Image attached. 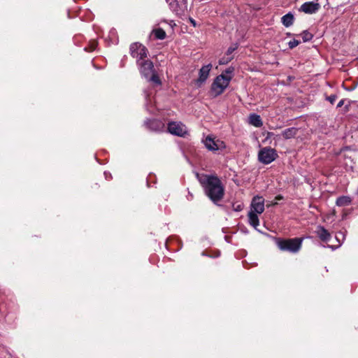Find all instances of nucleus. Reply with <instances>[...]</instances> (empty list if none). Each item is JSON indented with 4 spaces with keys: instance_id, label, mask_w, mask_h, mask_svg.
Listing matches in <instances>:
<instances>
[{
    "instance_id": "1",
    "label": "nucleus",
    "mask_w": 358,
    "mask_h": 358,
    "mask_svg": "<svg viewBox=\"0 0 358 358\" xmlns=\"http://www.w3.org/2000/svg\"><path fill=\"white\" fill-rule=\"evenodd\" d=\"M197 178L204 189L206 194L215 203L220 201L224 196V189L218 177L212 175L203 174Z\"/></svg>"
},
{
    "instance_id": "26",
    "label": "nucleus",
    "mask_w": 358,
    "mask_h": 358,
    "mask_svg": "<svg viewBox=\"0 0 358 358\" xmlns=\"http://www.w3.org/2000/svg\"><path fill=\"white\" fill-rule=\"evenodd\" d=\"M234 71V69L233 67H231V66L229 67L224 71V74L225 76H232V73H233Z\"/></svg>"
},
{
    "instance_id": "14",
    "label": "nucleus",
    "mask_w": 358,
    "mask_h": 358,
    "mask_svg": "<svg viewBox=\"0 0 358 358\" xmlns=\"http://www.w3.org/2000/svg\"><path fill=\"white\" fill-rule=\"evenodd\" d=\"M315 233L320 239L324 242H329L331 239L330 233L322 226H318Z\"/></svg>"
},
{
    "instance_id": "22",
    "label": "nucleus",
    "mask_w": 358,
    "mask_h": 358,
    "mask_svg": "<svg viewBox=\"0 0 358 358\" xmlns=\"http://www.w3.org/2000/svg\"><path fill=\"white\" fill-rule=\"evenodd\" d=\"M301 43L300 41L299 40H296V39H293L292 41H290L289 43H288V45H289V48L290 49H293L294 48L296 47L298 45H299Z\"/></svg>"
},
{
    "instance_id": "30",
    "label": "nucleus",
    "mask_w": 358,
    "mask_h": 358,
    "mask_svg": "<svg viewBox=\"0 0 358 358\" xmlns=\"http://www.w3.org/2000/svg\"><path fill=\"white\" fill-rule=\"evenodd\" d=\"M96 46H97V43H96V42L93 41V42L92 43V44L90 45V51H93V50H94L96 49Z\"/></svg>"
},
{
    "instance_id": "24",
    "label": "nucleus",
    "mask_w": 358,
    "mask_h": 358,
    "mask_svg": "<svg viewBox=\"0 0 358 358\" xmlns=\"http://www.w3.org/2000/svg\"><path fill=\"white\" fill-rule=\"evenodd\" d=\"M243 209V205L242 203H234L233 210L234 211L240 212Z\"/></svg>"
},
{
    "instance_id": "3",
    "label": "nucleus",
    "mask_w": 358,
    "mask_h": 358,
    "mask_svg": "<svg viewBox=\"0 0 358 358\" xmlns=\"http://www.w3.org/2000/svg\"><path fill=\"white\" fill-rule=\"evenodd\" d=\"M302 238H276L275 243L278 248L282 251H287L291 253H296L301 248Z\"/></svg>"
},
{
    "instance_id": "33",
    "label": "nucleus",
    "mask_w": 358,
    "mask_h": 358,
    "mask_svg": "<svg viewBox=\"0 0 358 358\" xmlns=\"http://www.w3.org/2000/svg\"><path fill=\"white\" fill-rule=\"evenodd\" d=\"M338 236H342L343 237H344V235L342 232H339L336 236V238L338 240Z\"/></svg>"
},
{
    "instance_id": "20",
    "label": "nucleus",
    "mask_w": 358,
    "mask_h": 358,
    "mask_svg": "<svg viewBox=\"0 0 358 358\" xmlns=\"http://www.w3.org/2000/svg\"><path fill=\"white\" fill-rule=\"evenodd\" d=\"M152 34L155 36V38L159 40H163L166 36V32L162 28L153 29Z\"/></svg>"
},
{
    "instance_id": "8",
    "label": "nucleus",
    "mask_w": 358,
    "mask_h": 358,
    "mask_svg": "<svg viewBox=\"0 0 358 358\" xmlns=\"http://www.w3.org/2000/svg\"><path fill=\"white\" fill-rule=\"evenodd\" d=\"M205 147L212 152H216L219 150L226 148V144L223 141L216 139L213 136H208L203 140Z\"/></svg>"
},
{
    "instance_id": "21",
    "label": "nucleus",
    "mask_w": 358,
    "mask_h": 358,
    "mask_svg": "<svg viewBox=\"0 0 358 358\" xmlns=\"http://www.w3.org/2000/svg\"><path fill=\"white\" fill-rule=\"evenodd\" d=\"M301 36L304 43L311 41L313 37V35L307 30L303 31Z\"/></svg>"
},
{
    "instance_id": "7",
    "label": "nucleus",
    "mask_w": 358,
    "mask_h": 358,
    "mask_svg": "<svg viewBox=\"0 0 358 358\" xmlns=\"http://www.w3.org/2000/svg\"><path fill=\"white\" fill-rule=\"evenodd\" d=\"M168 131L172 135L185 137L188 135V129L181 122H170L167 126Z\"/></svg>"
},
{
    "instance_id": "11",
    "label": "nucleus",
    "mask_w": 358,
    "mask_h": 358,
    "mask_svg": "<svg viewBox=\"0 0 358 358\" xmlns=\"http://www.w3.org/2000/svg\"><path fill=\"white\" fill-rule=\"evenodd\" d=\"M320 5L317 1H307L303 3L299 10L306 14H313L319 10Z\"/></svg>"
},
{
    "instance_id": "18",
    "label": "nucleus",
    "mask_w": 358,
    "mask_h": 358,
    "mask_svg": "<svg viewBox=\"0 0 358 358\" xmlns=\"http://www.w3.org/2000/svg\"><path fill=\"white\" fill-rule=\"evenodd\" d=\"M258 213L255 212L250 211L248 213V220L249 223L251 226H252L255 229L259 226V220L257 215Z\"/></svg>"
},
{
    "instance_id": "4",
    "label": "nucleus",
    "mask_w": 358,
    "mask_h": 358,
    "mask_svg": "<svg viewBox=\"0 0 358 358\" xmlns=\"http://www.w3.org/2000/svg\"><path fill=\"white\" fill-rule=\"evenodd\" d=\"M232 78L231 76H225L222 73L217 76L212 83L210 91L214 96L222 94L225 89L229 86Z\"/></svg>"
},
{
    "instance_id": "31",
    "label": "nucleus",
    "mask_w": 358,
    "mask_h": 358,
    "mask_svg": "<svg viewBox=\"0 0 358 358\" xmlns=\"http://www.w3.org/2000/svg\"><path fill=\"white\" fill-rule=\"evenodd\" d=\"M344 99H341L337 104V108L341 107L344 104Z\"/></svg>"
},
{
    "instance_id": "15",
    "label": "nucleus",
    "mask_w": 358,
    "mask_h": 358,
    "mask_svg": "<svg viewBox=\"0 0 358 358\" xmlns=\"http://www.w3.org/2000/svg\"><path fill=\"white\" fill-rule=\"evenodd\" d=\"M248 122H249V124H250L256 127H260L263 124L261 117L259 115H257L255 113H252V114L250 115V116L248 117Z\"/></svg>"
},
{
    "instance_id": "17",
    "label": "nucleus",
    "mask_w": 358,
    "mask_h": 358,
    "mask_svg": "<svg viewBox=\"0 0 358 358\" xmlns=\"http://www.w3.org/2000/svg\"><path fill=\"white\" fill-rule=\"evenodd\" d=\"M352 199L349 196H341L337 198L336 204L338 206L344 207L350 205Z\"/></svg>"
},
{
    "instance_id": "34",
    "label": "nucleus",
    "mask_w": 358,
    "mask_h": 358,
    "mask_svg": "<svg viewBox=\"0 0 358 358\" xmlns=\"http://www.w3.org/2000/svg\"><path fill=\"white\" fill-rule=\"evenodd\" d=\"M338 245L336 248L339 247L341 245V243L340 241H338Z\"/></svg>"
},
{
    "instance_id": "25",
    "label": "nucleus",
    "mask_w": 358,
    "mask_h": 358,
    "mask_svg": "<svg viewBox=\"0 0 358 358\" xmlns=\"http://www.w3.org/2000/svg\"><path fill=\"white\" fill-rule=\"evenodd\" d=\"M231 59H232V57H229V58H226V59H225L224 57H223V58H222V59H220V61H219V64H220V65L226 64H227L229 62H230Z\"/></svg>"
},
{
    "instance_id": "29",
    "label": "nucleus",
    "mask_w": 358,
    "mask_h": 358,
    "mask_svg": "<svg viewBox=\"0 0 358 358\" xmlns=\"http://www.w3.org/2000/svg\"><path fill=\"white\" fill-rule=\"evenodd\" d=\"M144 94H145V100H146V103H145V106L147 108V109L148 110H150V112H152L148 107V97H149V94H148V92L146 91L144 92Z\"/></svg>"
},
{
    "instance_id": "2",
    "label": "nucleus",
    "mask_w": 358,
    "mask_h": 358,
    "mask_svg": "<svg viewBox=\"0 0 358 358\" xmlns=\"http://www.w3.org/2000/svg\"><path fill=\"white\" fill-rule=\"evenodd\" d=\"M141 75L150 82L161 85L160 79L154 68V64L150 59L142 60L137 64Z\"/></svg>"
},
{
    "instance_id": "10",
    "label": "nucleus",
    "mask_w": 358,
    "mask_h": 358,
    "mask_svg": "<svg viewBox=\"0 0 358 358\" xmlns=\"http://www.w3.org/2000/svg\"><path fill=\"white\" fill-rule=\"evenodd\" d=\"M212 64H208L203 66L199 71V78L195 80V85L197 87H201L207 80L210 71L212 69Z\"/></svg>"
},
{
    "instance_id": "12",
    "label": "nucleus",
    "mask_w": 358,
    "mask_h": 358,
    "mask_svg": "<svg viewBox=\"0 0 358 358\" xmlns=\"http://www.w3.org/2000/svg\"><path fill=\"white\" fill-rule=\"evenodd\" d=\"M264 210V199L262 196H255L251 202L250 210L258 214H262Z\"/></svg>"
},
{
    "instance_id": "13",
    "label": "nucleus",
    "mask_w": 358,
    "mask_h": 358,
    "mask_svg": "<svg viewBox=\"0 0 358 358\" xmlns=\"http://www.w3.org/2000/svg\"><path fill=\"white\" fill-rule=\"evenodd\" d=\"M145 125L152 131H162L164 130V124L158 120H149L145 122Z\"/></svg>"
},
{
    "instance_id": "16",
    "label": "nucleus",
    "mask_w": 358,
    "mask_h": 358,
    "mask_svg": "<svg viewBox=\"0 0 358 358\" xmlns=\"http://www.w3.org/2000/svg\"><path fill=\"white\" fill-rule=\"evenodd\" d=\"M294 21V15L289 12L281 17V22L285 27L292 26Z\"/></svg>"
},
{
    "instance_id": "35",
    "label": "nucleus",
    "mask_w": 358,
    "mask_h": 358,
    "mask_svg": "<svg viewBox=\"0 0 358 358\" xmlns=\"http://www.w3.org/2000/svg\"><path fill=\"white\" fill-rule=\"evenodd\" d=\"M288 36H291V34L290 33H287V34Z\"/></svg>"
},
{
    "instance_id": "36",
    "label": "nucleus",
    "mask_w": 358,
    "mask_h": 358,
    "mask_svg": "<svg viewBox=\"0 0 358 358\" xmlns=\"http://www.w3.org/2000/svg\"><path fill=\"white\" fill-rule=\"evenodd\" d=\"M104 175L106 176V177L107 178V173L105 172L104 173Z\"/></svg>"
},
{
    "instance_id": "27",
    "label": "nucleus",
    "mask_w": 358,
    "mask_h": 358,
    "mask_svg": "<svg viewBox=\"0 0 358 358\" xmlns=\"http://www.w3.org/2000/svg\"><path fill=\"white\" fill-rule=\"evenodd\" d=\"M336 95H330L329 96H328L327 98V99L331 103H334L336 99Z\"/></svg>"
},
{
    "instance_id": "9",
    "label": "nucleus",
    "mask_w": 358,
    "mask_h": 358,
    "mask_svg": "<svg viewBox=\"0 0 358 358\" xmlns=\"http://www.w3.org/2000/svg\"><path fill=\"white\" fill-rule=\"evenodd\" d=\"M171 10L177 15H184L187 10V0H166Z\"/></svg>"
},
{
    "instance_id": "5",
    "label": "nucleus",
    "mask_w": 358,
    "mask_h": 358,
    "mask_svg": "<svg viewBox=\"0 0 358 358\" xmlns=\"http://www.w3.org/2000/svg\"><path fill=\"white\" fill-rule=\"evenodd\" d=\"M277 151L271 147H264L258 152V160L264 164H269L278 157Z\"/></svg>"
},
{
    "instance_id": "28",
    "label": "nucleus",
    "mask_w": 358,
    "mask_h": 358,
    "mask_svg": "<svg viewBox=\"0 0 358 358\" xmlns=\"http://www.w3.org/2000/svg\"><path fill=\"white\" fill-rule=\"evenodd\" d=\"M167 22L169 24V25L173 29L175 26H176V23L173 20H170L169 22H167L166 20H164L162 21H161L159 24L161 23V22Z\"/></svg>"
},
{
    "instance_id": "19",
    "label": "nucleus",
    "mask_w": 358,
    "mask_h": 358,
    "mask_svg": "<svg viewBox=\"0 0 358 358\" xmlns=\"http://www.w3.org/2000/svg\"><path fill=\"white\" fill-rule=\"evenodd\" d=\"M298 132V129L295 127H290L285 129L282 135L285 139H289L294 138Z\"/></svg>"
},
{
    "instance_id": "32",
    "label": "nucleus",
    "mask_w": 358,
    "mask_h": 358,
    "mask_svg": "<svg viewBox=\"0 0 358 358\" xmlns=\"http://www.w3.org/2000/svg\"><path fill=\"white\" fill-rule=\"evenodd\" d=\"M189 21L191 22V24L195 27L196 26V21L192 19V18H189Z\"/></svg>"
},
{
    "instance_id": "23",
    "label": "nucleus",
    "mask_w": 358,
    "mask_h": 358,
    "mask_svg": "<svg viewBox=\"0 0 358 358\" xmlns=\"http://www.w3.org/2000/svg\"><path fill=\"white\" fill-rule=\"evenodd\" d=\"M237 48H238L237 44H234V45L230 46L227 50V52H226L227 55H228V56L231 55Z\"/></svg>"
},
{
    "instance_id": "6",
    "label": "nucleus",
    "mask_w": 358,
    "mask_h": 358,
    "mask_svg": "<svg viewBox=\"0 0 358 358\" xmlns=\"http://www.w3.org/2000/svg\"><path fill=\"white\" fill-rule=\"evenodd\" d=\"M130 55L136 59V64L145 60L148 57V49L141 43H133L129 48Z\"/></svg>"
}]
</instances>
